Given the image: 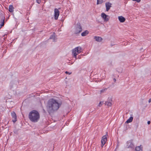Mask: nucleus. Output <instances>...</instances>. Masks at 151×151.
I'll list each match as a JSON object with an SVG mask.
<instances>
[{
    "instance_id": "1",
    "label": "nucleus",
    "mask_w": 151,
    "mask_h": 151,
    "mask_svg": "<svg viewBox=\"0 0 151 151\" xmlns=\"http://www.w3.org/2000/svg\"><path fill=\"white\" fill-rule=\"evenodd\" d=\"M59 107L60 104L57 101L52 99L49 100L46 106L47 110L49 113L57 110Z\"/></svg>"
},
{
    "instance_id": "2",
    "label": "nucleus",
    "mask_w": 151,
    "mask_h": 151,
    "mask_svg": "<svg viewBox=\"0 0 151 151\" xmlns=\"http://www.w3.org/2000/svg\"><path fill=\"white\" fill-rule=\"evenodd\" d=\"M28 117L32 122L36 123L39 120L40 115L39 112L36 110H33L29 114Z\"/></svg>"
},
{
    "instance_id": "3",
    "label": "nucleus",
    "mask_w": 151,
    "mask_h": 151,
    "mask_svg": "<svg viewBox=\"0 0 151 151\" xmlns=\"http://www.w3.org/2000/svg\"><path fill=\"white\" fill-rule=\"evenodd\" d=\"M81 47L80 46L77 47L73 49L72 50V55L74 57L76 58L77 55L80 54L81 52Z\"/></svg>"
},
{
    "instance_id": "4",
    "label": "nucleus",
    "mask_w": 151,
    "mask_h": 151,
    "mask_svg": "<svg viewBox=\"0 0 151 151\" xmlns=\"http://www.w3.org/2000/svg\"><path fill=\"white\" fill-rule=\"evenodd\" d=\"M107 140V138L106 136L104 135L101 138V147L102 148L104 145L105 144Z\"/></svg>"
},
{
    "instance_id": "5",
    "label": "nucleus",
    "mask_w": 151,
    "mask_h": 151,
    "mask_svg": "<svg viewBox=\"0 0 151 151\" xmlns=\"http://www.w3.org/2000/svg\"><path fill=\"white\" fill-rule=\"evenodd\" d=\"M101 16L105 22L108 21L110 18L109 17L108 15H106L104 13H102L101 14Z\"/></svg>"
},
{
    "instance_id": "6",
    "label": "nucleus",
    "mask_w": 151,
    "mask_h": 151,
    "mask_svg": "<svg viewBox=\"0 0 151 151\" xmlns=\"http://www.w3.org/2000/svg\"><path fill=\"white\" fill-rule=\"evenodd\" d=\"M60 14V12L57 9H55L54 10V17L56 20H57Z\"/></svg>"
},
{
    "instance_id": "7",
    "label": "nucleus",
    "mask_w": 151,
    "mask_h": 151,
    "mask_svg": "<svg viewBox=\"0 0 151 151\" xmlns=\"http://www.w3.org/2000/svg\"><path fill=\"white\" fill-rule=\"evenodd\" d=\"M82 31V29L81 26H80V24L79 25H78V26L75 29V32L76 34L80 33Z\"/></svg>"
},
{
    "instance_id": "8",
    "label": "nucleus",
    "mask_w": 151,
    "mask_h": 151,
    "mask_svg": "<svg viewBox=\"0 0 151 151\" xmlns=\"http://www.w3.org/2000/svg\"><path fill=\"white\" fill-rule=\"evenodd\" d=\"M11 116L12 117L13 122L15 123L17 121V116L15 113L13 112L11 113Z\"/></svg>"
},
{
    "instance_id": "9",
    "label": "nucleus",
    "mask_w": 151,
    "mask_h": 151,
    "mask_svg": "<svg viewBox=\"0 0 151 151\" xmlns=\"http://www.w3.org/2000/svg\"><path fill=\"white\" fill-rule=\"evenodd\" d=\"M127 146L129 147L133 148L134 147V145L133 143L132 140L128 141L127 142Z\"/></svg>"
},
{
    "instance_id": "10",
    "label": "nucleus",
    "mask_w": 151,
    "mask_h": 151,
    "mask_svg": "<svg viewBox=\"0 0 151 151\" xmlns=\"http://www.w3.org/2000/svg\"><path fill=\"white\" fill-rule=\"evenodd\" d=\"M111 4L110 2H106V11H108L110 9L111 6Z\"/></svg>"
},
{
    "instance_id": "11",
    "label": "nucleus",
    "mask_w": 151,
    "mask_h": 151,
    "mask_svg": "<svg viewBox=\"0 0 151 151\" xmlns=\"http://www.w3.org/2000/svg\"><path fill=\"white\" fill-rule=\"evenodd\" d=\"M135 151H142V146L136 147L135 149Z\"/></svg>"
},
{
    "instance_id": "12",
    "label": "nucleus",
    "mask_w": 151,
    "mask_h": 151,
    "mask_svg": "<svg viewBox=\"0 0 151 151\" xmlns=\"http://www.w3.org/2000/svg\"><path fill=\"white\" fill-rule=\"evenodd\" d=\"M94 38L95 40L98 42H101L102 40V39L101 37L95 36L94 37Z\"/></svg>"
},
{
    "instance_id": "13",
    "label": "nucleus",
    "mask_w": 151,
    "mask_h": 151,
    "mask_svg": "<svg viewBox=\"0 0 151 151\" xmlns=\"http://www.w3.org/2000/svg\"><path fill=\"white\" fill-rule=\"evenodd\" d=\"M9 11L11 12H12L14 11V7L12 5H10L9 7Z\"/></svg>"
},
{
    "instance_id": "14",
    "label": "nucleus",
    "mask_w": 151,
    "mask_h": 151,
    "mask_svg": "<svg viewBox=\"0 0 151 151\" xmlns=\"http://www.w3.org/2000/svg\"><path fill=\"white\" fill-rule=\"evenodd\" d=\"M89 33V32L87 30H86L81 33V35L82 36H85L87 35Z\"/></svg>"
},
{
    "instance_id": "15",
    "label": "nucleus",
    "mask_w": 151,
    "mask_h": 151,
    "mask_svg": "<svg viewBox=\"0 0 151 151\" xmlns=\"http://www.w3.org/2000/svg\"><path fill=\"white\" fill-rule=\"evenodd\" d=\"M111 100L109 101H106L105 103V105L109 106H111L112 105V104H111Z\"/></svg>"
},
{
    "instance_id": "16",
    "label": "nucleus",
    "mask_w": 151,
    "mask_h": 151,
    "mask_svg": "<svg viewBox=\"0 0 151 151\" xmlns=\"http://www.w3.org/2000/svg\"><path fill=\"white\" fill-rule=\"evenodd\" d=\"M133 119V117L132 116H131L128 119H127V120L126 122V123H128L131 122L132 121Z\"/></svg>"
},
{
    "instance_id": "17",
    "label": "nucleus",
    "mask_w": 151,
    "mask_h": 151,
    "mask_svg": "<svg viewBox=\"0 0 151 151\" xmlns=\"http://www.w3.org/2000/svg\"><path fill=\"white\" fill-rule=\"evenodd\" d=\"M4 19H5L4 17L2 18V22H1V24H0V25H1V27L3 26L4 25Z\"/></svg>"
},
{
    "instance_id": "18",
    "label": "nucleus",
    "mask_w": 151,
    "mask_h": 151,
    "mask_svg": "<svg viewBox=\"0 0 151 151\" xmlns=\"http://www.w3.org/2000/svg\"><path fill=\"white\" fill-rule=\"evenodd\" d=\"M118 19L119 21L121 22H123V17L122 16H119L118 17Z\"/></svg>"
},
{
    "instance_id": "19",
    "label": "nucleus",
    "mask_w": 151,
    "mask_h": 151,
    "mask_svg": "<svg viewBox=\"0 0 151 151\" xmlns=\"http://www.w3.org/2000/svg\"><path fill=\"white\" fill-rule=\"evenodd\" d=\"M103 2V0H97V4H101Z\"/></svg>"
},
{
    "instance_id": "20",
    "label": "nucleus",
    "mask_w": 151,
    "mask_h": 151,
    "mask_svg": "<svg viewBox=\"0 0 151 151\" xmlns=\"http://www.w3.org/2000/svg\"><path fill=\"white\" fill-rule=\"evenodd\" d=\"M104 102L103 101H100L99 104V106H101L103 104Z\"/></svg>"
},
{
    "instance_id": "21",
    "label": "nucleus",
    "mask_w": 151,
    "mask_h": 151,
    "mask_svg": "<svg viewBox=\"0 0 151 151\" xmlns=\"http://www.w3.org/2000/svg\"><path fill=\"white\" fill-rule=\"evenodd\" d=\"M106 89H102L100 91L101 93H102L104 92V91H105L106 90Z\"/></svg>"
},
{
    "instance_id": "22",
    "label": "nucleus",
    "mask_w": 151,
    "mask_h": 151,
    "mask_svg": "<svg viewBox=\"0 0 151 151\" xmlns=\"http://www.w3.org/2000/svg\"><path fill=\"white\" fill-rule=\"evenodd\" d=\"M41 0H36V1L38 4H40L41 2Z\"/></svg>"
},
{
    "instance_id": "23",
    "label": "nucleus",
    "mask_w": 151,
    "mask_h": 151,
    "mask_svg": "<svg viewBox=\"0 0 151 151\" xmlns=\"http://www.w3.org/2000/svg\"><path fill=\"white\" fill-rule=\"evenodd\" d=\"M133 1H136L137 2H139L141 0H132Z\"/></svg>"
},
{
    "instance_id": "24",
    "label": "nucleus",
    "mask_w": 151,
    "mask_h": 151,
    "mask_svg": "<svg viewBox=\"0 0 151 151\" xmlns=\"http://www.w3.org/2000/svg\"><path fill=\"white\" fill-rule=\"evenodd\" d=\"M118 146H119V145H118V144H117V145L116 146V149H115V151H116L117 148H118Z\"/></svg>"
},
{
    "instance_id": "25",
    "label": "nucleus",
    "mask_w": 151,
    "mask_h": 151,
    "mask_svg": "<svg viewBox=\"0 0 151 151\" xmlns=\"http://www.w3.org/2000/svg\"><path fill=\"white\" fill-rule=\"evenodd\" d=\"M65 73H66V74H69V75H70V74H71V73H69V72H68V71H66V72H65Z\"/></svg>"
},
{
    "instance_id": "26",
    "label": "nucleus",
    "mask_w": 151,
    "mask_h": 151,
    "mask_svg": "<svg viewBox=\"0 0 151 151\" xmlns=\"http://www.w3.org/2000/svg\"><path fill=\"white\" fill-rule=\"evenodd\" d=\"M150 121H148L147 122V124H150Z\"/></svg>"
},
{
    "instance_id": "27",
    "label": "nucleus",
    "mask_w": 151,
    "mask_h": 151,
    "mask_svg": "<svg viewBox=\"0 0 151 151\" xmlns=\"http://www.w3.org/2000/svg\"><path fill=\"white\" fill-rule=\"evenodd\" d=\"M148 102L149 103H150V102H151V98L149 99Z\"/></svg>"
},
{
    "instance_id": "28",
    "label": "nucleus",
    "mask_w": 151,
    "mask_h": 151,
    "mask_svg": "<svg viewBox=\"0 0 151 151\" xmlns=\"http://www.w3.org/2000/svg\"><path fill=\"white\" fill-rule=\"evenodd\" d=\"M113 81H114V82H116V79H115V78H114L113 79Z\"/></svg>"
},
{
    "instance_id": "29",
    "label": "nucleus",
    "mask_w": 151,
    "mask_h": 151,
    "mask_svg": "<svg viewBox=\"0 0 151 151\" xmlns=\"http://www.w3.org/2000/svg\"><path fill=\"white\" fill-rule=\"evenodd\" d=\"M125 20V19L124 17H123V22H124Z\"/></svg>"
}]
</instances>
